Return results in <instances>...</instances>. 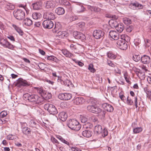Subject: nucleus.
I'll list each match as a JSON object with an SVG mask.
<instances>
[{
	"mask_svg": "<svg viewBox=\"0 0 151 151\" xmlns=\"http://www.w3.org/2000/svg\"><path fill=\"white\" fill-rule=\"evenodd\" d=\"M7 115V112L6 111H4L0 113V115L1 118L5 117Z\"/></svg>",
	"mask_w": 151,
	"mask_h": 151,
	"instance_id": "54",
	"label": "nucleus"
},
{
	"mask_svg": "<svg viewBox=\"0 0 151 151\" xmlns=\"http://www.w3.org/2000/svg\"><path fill=\"white\" fill-rule=\"evenodd\" d=\"M42 17L41 14L39 13L34 12L32 14L33 18L35 19L40 18Z\"/></svg>",
	"mask_w": 151,
	"mask_h": 151,
	"instance_id": "37",
	"label": "nucleus"
},
{
	"mask_svg": "<svg viewBox=\"0 0 151 151\" xmlns=\"http://www.w3.org/2000/svg\"><path fill=\"white\" fill-rule=\"evenodd\" d=\"M133 60L135 62H138L140 60V58L139 55L134 54L132 56Z\"/></svg>",
	"mask_w": 151,
	"mask_h": 151,
	"instance_id": "43",
	"label": "nucleus"
},
{
	"mask_svg": "<svg viewBox=\"0 0 151 151\" xmlns=\"http://www.w3.org/2000/svg\"><path fill=\"white\" fill-rule=\"evenodd\" d=\"M80 118L82 123H85L87 121L88 119L86 117L81 116Z\"/></svg>",
	"mask_w": 151,
	"mask_h": 151,
	"instance_id": "58",
	"label": "nucleus"
},
{
	"mask_svg": "<svg viewBox=\"0 0 151 151\" xmlns=\"http://www.w3.org/2000/svg\"><path fill=\"white\" fill-rule=\"evenodd\" d=\"M43 17L47 20H54L55 18L54 14L50 12H45L44 13Z\"/></svg>",
	"mask_w": 151,
	"mask_h": 151,
	"instance_id": "10",
	"label": "nucleus"
},
{
	"mask_svg": "<svg viewBox=\"0 0 151 151\" xmlns=\"http://www.w3.org/2000/svg\"><path fill=\"white\" fill-rule=\"evenodd\" d=\"M23 23L26 26H30L32 24V22L30 19L27 18L23 21Z\"/></svg>",
	"mask_w": 151,
	"mask_h": 151,
	"instance_id": "32",
	"label": "nucleus"
},
{
	"mask_svg": "<svg viewBox=\"0 0 151 151\" xmlns=\"http://www.w3.org/2000/svg\"><path fill=\"white\" fill-rule=\"evenodd\" d=\"M51 139L52 142L54 143H56L57 144H59V142L54 137H51Z\"/></svg>",
	"mask_w": 151,
	"mask_h": 151,
	"instance_id": "61",
	"label": "nucleus"
},
{
	"mask_svg": "<svg viewBox=\"0 0 151 151\" xmlns=\"http://www.w3.org/2000/svg\"><path fill=\"white\" fill-rule=\"evenodd\" d=\"M4 4H5V7L8 10H12L14 8V5L6 1H4Z\"/></svg>",
	"mask_w": 151,
	"mask_h": 151,
	"instance_id": "24",
	"label": "nucleus"
},
{
	"mask_svg": "<svg viewBox=\"0 0 151 151\" xmlns=\"http://www.w3.org/2000/svg\"><path fill=\"white\" fill-rule=\"evenodd\" d=\"M87 102L88 103L91 104L93 105H94L96 102V101L93 98H90L87 100Z\"/></svg>",
	"mask_w": 151,
	"mask_h": 151,
	"instance_id": "42",
	"label": "nucleus"
},
{
	"mask_svg": "<svg viewBox=\"0 0 151 151\" xmlns=\"http://www.w3.org/2000/svg\"><path fill=\"white\" fill-rule=\"evenodd\" d=\"M72 95L71 94L68 93H61L58 96V98L61 100H68L72 98Z\"/></svg>",
	"mask_w": 151,
	"mask_h": 151,
	"instance_id": "9",
	"label": "nucleus"
},
{
	"mask_svg": "<svg viewBox=\"0 0 151 151\" xmlns=\"http://www.w3.org/2000/svg\"><path fill=\"white\" fill-rule=\"evenodd\" d=\"M136 74L138 77L141 79H144L145 78V75L144 72H142L140 70H138L136 72Z\"/></svg>",
	"mask_w": 151,
	"mask_h": 151,
	"instance_id": "26",
	"label": "nucleus"
},
{
	"mask_svg": "<svg viewBox=\"0 0 151 151\" xmlns=\"http://www.w3.org/2000/svg\"><path fill=\"white\" fill-rule=\"evenodd\" d=\"M55 13L59 15L63 14L65 12L64 9L62 7H58L56 9Z\"/></svg>",
	"mask_w": 151,
	"mask_h": 151,
	"instance_id": "30",
	"label": "nucleus"
},
{
	"mask_svg": "<svg viewBox=\"0 0 151 151\" xmlns=\"http://www.w3.org/2000/svg\"><path fill=\"white\" fill-rule=\"evenodd\" d=\"M92 132L90 130H86L83 131L82 132V135L86 137H90L91 136Z\"/></svg>",
	"mask_w": 151,
	"mask_h": 151,
	"instance_id": "22",
	"label": "nucleus"
},
{
	"mask_svg": "<svg viewBox=\"0 0 151 151\" xmlns=\"http://www.w3.org/2000/svg\"><path fill=\"white\" fill-rule=\"evenodd\" d=\"M42 25L44 28L50 29L53 27L54 24L53 22L50 20H46L43 22Z\"/></svg>",
	"mask_w": 151,
	"mask_h": 151,
	"instance_id": "11",
	"label": "nucleus"
},
{
	"mask_svg": "<svg viewBox=\"0 0 151 151\" xmlns=\"http://www.w3.org/2000/svg\"><path fill=\"white\" fill-rule=\"evenodd\" d=\"M144 40L145 43V46L147 47H151V40L147 39H144Z\"/></svg>",
	"mask_w": 151,
	"mask_h": 151,
	"instance_id": "41",
	"label": "nucleus"
},
{
	"mask_svg": "<svg viewBox=\"0 0 151 151\" xmlns=\"http://www.w3.org/2000/svg\"><path fill=\"white\" fill-rule=\"evenodd\" d=\"M33 9L35 10H38L41 8L42 4L40 2H37L32 4Z\"/></svg>",
	"mask_w": 151,
	"mask_h": 151,
	"instance_id": "28",
	"label": "nucleus"
},
{
	"mask_svg": "<svg viewBox=\"0 0 151 151\" xmlns=\"http://www.w3.org/2000/svg\"><path fill=\"white\" fill-rule=\"evenodd\" d=\"M109 35L114 40H117L119 39L120 35L115 31L111 30L109 32Z\"/></svg>",
	"mask_w": 151,
	"mask_h": 151,
	"instance_id": "14",
	"label": "nucleus"
},
{
	"mask_svg": "<svg viewBox=\"0 0 151 151\" xmlns=\"http://www.w3.org/2000/svg\"><path fill=\"white\" fill-rule=\"evenodd\" d=\"M38 66L42 70H44L46 68L45 65L44 63H39Z\"/></svg>",
	"mask_w": 151,
	"mask_h": 151,
	"instance_id": "51",
	"label": "nucleus"
},
{
	"mask_svg": "<svg viewBox=\"0 0 151 151\" xmlns=\"http://www.w3.org/2000/svg\"><path fill=\"white\" fill-rule=\"evenodd\" d=\"M12 26L16 31L20 35H22L23 34V32L22 30L21 29L20 27L14 24H12Z\"/></svg>",
	"mask_w": 151,
	"mask_h": 151,
	"instance_id": "29",
	"label": "nucleus"
},
{
	"mask_svg": "<svg viewBox=\"0 0 151 151\" xmlns=\"http://www.w3.org/2000/svg\"><path fill=\"white\" fill-rule=\"evenodd\" d=\"M22 129L27 128V124L25 122H21Z\"/></svg>",
	"mask_w": 151,
	"mask_h": 151,
	"instance_id": "64",
	"label": "nucleus"
},
{
	"mask_svg": "<svg viewBox=\"0 0 151 151\" xmlns=\"http://www.w3.org/2000/svg\"><path fill=\"white\" fill-rule=\"evenodd\" d=\"M67 125L70 129L76 131H78L81 128V125L78 121L74 119L68 121Z\"/></svg>",
	"mask_w": 151,
	"mask_h": 151,
	"instance_id": "2",
	"label": "nucleus"
},
{
	"mask_svg": "<svg viewBox=\"0 0 151 151\" xmlns=\"http://www.w3.org/2000/svg\"><path fill=\"white\" fill-rule=\"evenodd\" d=\"M111 67L113 68H115L116 67V64L113 63L112 61L111 60H107L106 62Z\"/></svg>",
	"mask_w": 151,
	"mask_h": 151,
	"instance_id": "47",
	"label": "nucleus"
},
{
	"mask_svg": "<svg viewBox=\"0 0 151 151\" xmlns=\"http://www.w3.org/2000/svg\"><path fill=\"white\" fill-rule=\"evenodd\" d=\"M47 59L49 60H52L56 63L59 61V60L57 58L52 55L48 56L47 57Z\"/></svg>",
	"mask_w": 151,
	"mask_h": 151,
	"instance_id": "38",
	"label": "nucleus"
},
{
	"mask_svg": "<svg viewBox=\"0 0 151 151\" xmlns=\"http://www.w3.org/2000/svg\"><path fill=\"white\" fill-rule=\"evenodd\" d=\"M104 32L101 30H95L93 33V37L96 39H103L104 37Z\"/></svg>",
	"mask_w": 151,
	"mask_h": 151,
	"instance_id": "6",
	"label": "nucleus"
},
{
	"mask_svg": "<svg viewBox=\"0 0 151 151\" xmlns=\"http://www.w3.org/2000/svg\"><path fill=\"white\" fill-rule=\"evenodd\" d=\"M76 9L78 13H79L83 12L85 10V9L82 5L79 4L76 6Z\"/></svg>",
	"mask_w": 151,
	"mask_h": 151,
	"instance_id": "20",
	"label": "nucleus"
},
{
	"mask_svg": "<svg viewBox=\"0 0 151 151\" xmlns=\"http://www.w3.org/2000/svg\"><path fill=\"white\" fill-rule=\"evenodd\" d=\"M128 37L127 35L125 34H123L120 36L119 40H125L126 42V39Z\"/></svg>",
	"mask_w": 151,
	"mask_h": 151,
	"instance_id": "55",
	"label": "nucleus"
},
{
	"mask_svg": "<svg viewBox=\"0 0 151 151\" xmlns=\"http://www.w3.org/2000/svg\"><path fill=\"white\" fill-rule=\"evenodd\" d=\"M129 7L134 9H141L143 8V6L137 2L131 3L129 5Z\"/></svg>",
	"mask_w": 151,
	"mask_h": 151,
	"instance_id": "15",
	"label": "nucleus"
},
{
	"mask_svg": "<svg viewBox=\"0 0 151 151\" xmlns=\"http://www.w3.org/2000/svg\"><path fill=\"white\" fill-rule=\"evenodd\" d=\"M78 19V17L76 16L70 17V21H74Z\"/></svg>",
	"mask_w": 151,
	"mask_h": 151,
	"instance_id": "62",
	"label": "nucleus"
},
{
	"mask_svg": "<svg viewBox=\"0 0 151 151\" xmlns=\"http://www.w3.org/2000/svg\"><path fill=\"white\" fill-rule=\"evenodd\" d=\"M65 5H66V7L68 9L69 11H71L72 10L71 6L69 2H66Z\"/></svg>",
	"mask_w": 151,
	"mask_h": 151,
	"instance_id": "59",
	"label": "nucleus"
},
{
	"mask_svg": "<svg viewBox=\"0 0 151 151\" xmlns=\"http://www.w3.org/2000/svg\"><path fill=\"white\" fill-rule=\"evenodd\" d=\"M123 21L125 24L127 25L130 24L132 22L130 19L126 17L123 18Z\"/></svg>",
	"mask_w": 151,
	"mask_h": 151,
	"instance_id": "44",
	"label": "nucleus"
},
{
	"mask_svg": "<svg viewBox=\"0 0 151 151\" xmlns=\"http://www.w3.org/2000/svg\"><path fill=\"white\" fill-rule=\"evenodd\" d=\"M0 44L4 47L10 49H12L14 47V46L9 42L7 40L1 39L0 41Z\"/></svg>",
	"mask_w": 151,
	"mask_h": 151,
	"instance_id": "7",
	"label": "nucleus"
},
{
	"mask_svg": "<svg viewBox=\"0 0 151 151\" xmlns=\"http://www.w3.org/2000/svg\"><path fill=\"white\" fill-rule=\"evenodd\" d=\"M62 53L66 57L70 58L73 56V55L66 50H62Z\"/></svg>",
	"mask_w": 151,
	"mask_h": 151,
	"instance_id": "34",
	"label": "nucleus"
},
{
	"mask_svg": "<svg viewBox=\"0 0 151 151\" xmlns=\"http://www.w3.org/2000/svg\"><path fill=\"white\" fill-rule=\"evenodd\" d=\"M77 39H79L82 41H84L86 40V37L81 32H80L78 34Z\"/></svg>",
	"mask_w": 151,
	"mask_h": 151,
	"instance_id": "39",
	"label": "nucleus"
},
{
	"mask_svg": "<svg viewBox=\"0 0 151 151\" xmlns=\"http://www.w3.org/2000/svg\"><path fill=\"white\" fill-rule=\"evenodd\" d=\"M61 29V25L58 24H55L54 28L52 29V32L53 33H57V32L60 31Z\"/></svg>",
	"mask_w": 151,
	"mask_h": 151,
	"instance_id": "35",
	"label": "nucleus"
},
{
	"mask_svg": "<svg viewBox=\"0 0 151 151\" xmlns=\"http://www.w3.org/2000/svg\"><path fill=\"white\" fill-rule=\"evenodd\" d=\"M144 91L147 94V97H148L151 101V91L147 87H145L144 89Z\"/></svg>",
	"mask_w": 151,
	"mask_h": 151,
	"instance_id": "31",
	"label": "nucleus"
},
{
	"mask_svg": "<svg viewBox=\"0 0 151 151\" xmlns=\"http://www.w3.org/2000/svg\"><path fill=\"white\" fill-rule=\"evenodd\" d=\"M64 83L66 86L68 87L69 88H70V85H72L71 83L69 80H67L65 81Z\"/></svg>",
	"mask_w": 151,
	"mask_h": 151,
	"instance_id": "60",
	"label": "nucleus"
},
{
	"mask_svg": "<svg viewBox=\"0 0 151 151\" xmlns=\"http://www.w3.org/2000/svg\"><path fill=\"white\" fill-rule=\"evenodd\" d=\"M109 24L112 27H115V28L117 27L118 24V23L117 21L114 20H111L109 22Z\"/></svg>",
	"mask_w": 151,
	"mask_h": 151,
	"instance_id": "33",
	"label": "nucleus"
},
{
	"mask_svg": "<svg viewBox=\"0 0 151 151\" xmlns=\"http://www.w3.org/2000/svg\"><path fill=\"white\" fill-rule=\"evenodd\" d=\"M94 106L93 105H88L87 106V109L88 111L93 113Z\"/></svg>",
	"mask_w": 151,
	"mask_h": 151,
	"instance_id": "56",
	"label": "nucleus"
},
{
	"mask_svg": "<svg viewBox=\"0 0 151 151\" xmlns=\"http://www.w3.org/2000/svg\"><path fill=\"white\" fill-rule=\"evenodd\" d=\"M124 28V24L122 23H120L118 24L115 29L118 32L121 33L123 31Z\"/></svg>",
	"mask_w": 151,
	"mask_h": 151,
	"instance_id": "25",
	"label": "nucleus"
},
{
	"mask_svg": "<svg viewBox=\"0 0 151 151\" xmlns=\"http://www.w3.org/2000/svg\"><path fill=\"white\" fill-rule=\"evenodd\" d=\"M29 84L27 81L22 79L19 80L16 83V86L19 87L29 86Z\"/></svg>",
	"mask_w": 151,
	"mask_h": 151,
	"instance_id": "12",
	"label": "nucleus"
},
{
	"mask_svg": "<svg viewBox=\"0 0 151 151\" xmlns=\"http://www.w3.org/2000/svg\"><path fill=\"white\" fill-rule=\"evenodd\" d=\"M22 131L24 134L27 136L31 134V132L30 129L28 127L22 129Z\"/></svg>",
	"mask_w": 151,
	"mask_h": 151,
	"instance_id": "36",
	"label": "nucleus"
},
{
	"mask_svg": "<svg viewBox=\"0 0 151 151\" xmlns=\"http://www.w3.org/2000/svg\"><path fill=\"white\" fill-rule=\"evenodd\" d=\"M70 48L74 52L76 53L77 52H80L82 49V46L78 44H71L70 45Z\"/></svg>",
	"mask_w": 151,
	"mask_h": 151,
	"instance_id": "13",
	"label": "nucleus"
},
{
	"mask_svg": "<svg viewBox=\"0 0 151 151\" xmlns=\"http://www.w3.org/2000/svg\"><path fill=\"white\" fill-rule=\"evenodd\" d=\"M85 102L84 99L82 97L76 98L73 101L74 103L76 105L82 104Z\"/></svg>",
	"mask_w": 151,
	"mask_h": 151,
	"instance_id": "19",
	"label": "nucleus"
},
{
	"mask_svg": "<svg viewBox=\"0 0 151 151\" xmlns=\"http://www.w3.org/2000/svg\"><path fill=\"white\" fill-rule=\"evenodd\" d=\"M106 113V112L105 111L103 110L102 111L101 110V111L99 113V116L101 119H104L105 117Z\"/></svg>",
	"mask_w": 151,
	"mask_h": 151,
	"instance_id": "52",
	"label": "nucleus"
},
{
	"mask_svg": "<svg viewBox=\"0 0 151 151\" xmlns=\"http://www.w3.org/2000/svg\"><path fill=\"white\" fill-rule=\"evenodd\" d=\"M23 96L25 98H27L29 101L30 102H35L36 103L39 104L42 101V98L37 95H30L28 93H26Z\"/></svg>",
	"mask_w": 151,
	"mask_h": 151,
	"instance_id": "1",
	"label": "nucleus"
},
{
	"mask_svg": "<svg viewBox=\"0 0 151 151\" xmlns=\"http://www.w3.org/2000/svg\"><path fill=\"white\" fill-rule=\"evenodd\" d=\"M44 109L47 110L50 114H55L58 113V111L55 106L51 104L47 103L44 106Z\"/></svg>",
	"mask_w": 151,
	"mask_h": 151,
	"instance_id": "4",
	"label": "nucleus"
},
{
	"mask_svg": "<svg viewBox=\"0 0 151 151\" xmlns=\"http://www.w3.org/2000/svg\"><path fill=\"white\" fill-rule=\"evenodd\" d=\"M34 88L37 90V93L41 94L42 96L44 94L45 92L44 91V90L41 87H35Z\"/></svg>",
	"mask_w": 151,
	"mask_h": 151,
	"instance_id": "40",
	"label": "nucleus"
},
{
	"mask_svg": "<svg viewBox=\"0 0 151 151\" xmlns=\"http://www.w3.org/2000/svg\"><path fill=\"white\" fill-rule=\"evenodd\" d=\"M55 2L53 1H49L45 3V6L47 9H52L55 6Z\"/></svg>",
	"mask_w": 151,
	"mask_h": 151,
	"instance_id": "18",
	"label": "nucleus"
},
{
	"mask_svg": "<svg viewBox=\"0 0 151 151\" xmlns=\"http://www.w3.org/2000/svg\"><path fill=\"white\" fill-rule=\"evenodd\" d=\"M142 128L141 127L135 128L133 129V132L134 133L137 134L142 131Z\"/></svg>",
	"mask_w": 151,
	"mask_h": 151,
	"instance_id": "48",
	"label": "nucleus"
},
{
	"mask_svg": "<svg viewBox=\"0 0 151 151\" xmlns=\"http://www.w3.org/2000/svg\"><path fill=\"white\" fill-rule=\"evenodd\" d=\"M30 126L32 127H35L37 124L34 120H31L29 123Z\"/></svg>",
	"mask_w": 151,
	"mask_h": 151,
	"instance_id": "53",
	"label": "nucleus"
},
{
	"mask_svg": "<svg viewBox=\"0 0 151 151\" xmlns=\"http://www.w3.org/2000/svg\"><path fill=\"white\" fill-rule=\"evenodd\" d=\"M151 61V58L150 56L146 55H144L141 57V61L142 63L144 64H148Z\"/></svg>",
	"mask_w": 151,
	"mask_h": 151,
	"instance_id": "16",
	"label": "nucleus"
},
{
	"mask_svg": "<svg viewBox=\"0 0 151 151\" xmlns=\"http://www.w3.org/2000/svg\"><path fill=\"white\" fill-rule=\"evenodd\" d=\"M94 132L96 134H101L103 137L107 136L108 134L107 129L104 128L103 130L101 126L99 124L95 126Z\"/></svg>",
	"mask_w": 151,
	"mask_h": 151,
	"instance_id": "3",
	"label": "nucleus"
},
{
	"mask_svg": "<svg viewBox=\"0 0 151 151\" xmlns=\"http://www.w3.org/2000/svg\"><path fill=\"white\" fill-rule=\"evenodd\" d=\"M114 68V71L116 73L120 74L121 73V71L118 68L117 64L116 65V67Z\"/></svg>",
	"mask_w": 151,
	"mask_h": 151,
	"instance_id": "57",
	"label": "nucleus"
},
{
	"mask_svg": "<svg viewBox=\"0 0 151 151\" xmlns=\"http://www.w3.org/2000/svg\"><path fill=\"white\" fill-rule=\"evenodd\" d=\"M88 8L91 11H93L96 12H99L101 10V9L99 8L94 6H88Z\"/></svg>",
	"mask_w": 151,
	"mask_h": 151,
	"instance_id": "27",
	"label": "nucleus"
},
{
	"mask_svg": "<svg viewBox=\"0 0 151 151\" xmlns=\"http://www.w3.org/2000/svg\"><path fill=\"white\" fill-rule=\"evenodd\" d=\"M101 110L100 108L95 106L93 113L96 114L99 113L101 111Z\"/></svg>",
	"mask_w": 151,
	"mask_h": 151,
	"instance_id": "45",
	"label": "nucleus"
},
{
	"mask_svg": "<svg viewBox=\"0 0 151 151\" xmlns=\"http://www.w3.org/2000/svg\"><path fill=\"white\" fill-rule=\"evenodd\" d=\"M127 104L129 105H132L133 103V101L131 99V98L128 96L127 98Z\"/></svg>",
	"mask_w": 151,
	"mask_h": 151,
	"instance_id": "50",
	"label": "nucleus"
},
{
	"mask_svg": "<svg viewBox=\"0 0 151 151\" xmlns=\"http://www.w3.org/2000/svg\"><path fill=\"white\" fill-rule=\"evenodd\" d=\"M88 69L92 73H94L96 71V70L93 68L92 64H90L89 65Z\"/></svg>",
	"mask_w": 151,
	"mask_h": 151,
	"instance_id": "49",
	"label": "nucleus"
},
{
	"mask_svg": "<svg viewBox=\"0 0 151 151\" xmlns=\"http://www.w3.org/2000/svg\"><path fill=\"white\" fill-rule=\"evenodd\" d=\"M68 33L66 31H59L57 32L56 36H60V37L64 38L65 37H67L68 36Z\"/></svg>",
	"mask_w": 151,
	"mask_h": 151,
	"instance_id": "21",
	"label": "nucleus"
},
{
	"mask_svg": "<svg viewBox=\"0 0 151 151\" xmlns=\"http://www.w3.org/2000/svg\"><path fill=\"white\" fill-rule=\"evenodd\" d=\"M13 14L15 18L19 20H22L25 17V13L21 9H18L17 10H14Z\"/></svg>",
	"mask_w": 151,
	"mask_h": 151,
	"instance_id": "5",
	"label": "nucleus"
},
{
	"mask_svg": "<svg viewBox=\"0 0 151 151\" xmlns=\"http://www.w3.org/2000/svg\"><path fill=\"white\" fill-rule=\"evenodd\" d=\"M58 117L62 121H65L67 118V115L65 112H62L59 114Z\"/></svg>",
	"mask_w": 151,
	"mask_h": 151,
	"instance_id": "23",
	"label": "nucleus"
},
{
	"mask_svg": "<svg viewBox=\"0 0 151 151\" xmlns=\"http://www.w3.org/2000/svg\"><path fill=\"white\" fill-rule=\"evenodd\" d=\"M117 46L122 50H126L127 48V42L125 40H119L116 42Z\"/></svg>",
	"mask_w": 151,
	"mask_h": 151,
	"instance_id": "8",
	"label": "nucleus"
},
{
	"mask_svg": "<svg viewBox=\"0 0 151 151\" xmlns=\"http://www.w3.org/2000/svg\"><path fill=\"white\" fill-rule=\"evenodd\" d=\"M80 32H78V31H74L73 33V37L76 38L77 39L78 34L80 33Z\"/></svg>",
	"mask_w": 151,
	"mask_h": 151,
	"instance_id": "63",
	"label": "nucleus"
},
{
	"mask_svg": "<svg viewBox=\"0 0 151 151\" xmlns=\"http://www.w3.org/2000/svg\"><path fill=\"white\" fill-rule=\"evenodd\" d=\"M102 106L104 109L107 111L111 112L114 110L113 106L108 104L104 103L102 104Z\"/></svg>",
	"mask_w": 151,
	"mask_h": 151,
	"instance_id": "17",
	"label": "nucleus"
},
{
	"mask_svg": "<svg viewBox=\"0 0 151 151\" xmlns=\"http://www.w3.org/2000/svg\"><path fill=\"white\" fill-rule=\"evenodd\" d=\"M108 57L112 59H114L116 58V56L113 54L112 53L109 52L107 53Z\"/></svg>",
	"mask_w": 151,
	"mask_h": 151,
	"instance_id": "46",
	"label": "nucleus"
}]
</instances>
